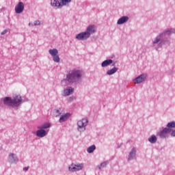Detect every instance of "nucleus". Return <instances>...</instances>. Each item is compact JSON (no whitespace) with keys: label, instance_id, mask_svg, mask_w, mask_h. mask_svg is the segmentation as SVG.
<instances>
[{"label":"nucleus","instance_id":"obj_1","mask_svg":"<svg viewBox=\"0 0 175 175\" xmlns=\"http://www.w3.org/2000/svg\"><path fill=\"white\" fill-rule=\"evenodd\" d=\"M23 103V98L20 94L10 96H5L0 98V110L3 109L4 106H8L10 109H18Z\"/></svg>","mask_w":175,"mask_h":175},{"label":"nucleus","instance_id":"obj_2","mask_svg":"<svg viewBox=\"0 0 175 175\" xmlns=\"http://www.w3.org/2000/svg\"><path fill=\"white\" fill-rule=\"evenodd\" d=\"M172 33H175V29L168 28L163 32L160 33L152 41V45L158 44L159 47L162 46H170V40L167 36H170Z\"/></svg>","mask_w":175,"mask_h":175},{"label":"nucleus","instance_id":"obj_3","mask_svg":"<svg viewBox=\"0 0 175 175\" xmlns=\"http://www.w3.org/2000/svg\"><path fill=\"white\" fill-rule=\"evenodd\" d=\"M81 77H83V72L81 70L75 68L68 72L66 79H63L62 82L65 83V84L67 85L80 84Z\"/></svg>","mask_w":175,"mask_h":175},{"label":"nucleus","instance_id":"obj_4","mask_svg":"<svg viewBox=\"0 0 175 175\" xmlns=\"http://www.w3.org/2000/svg\"><path fill=\"white\" fill-rule=\"evenodd\" d=\"M96 32V27L95 25H90L85 31H82L76 36L77 40H88L91 37V35Z\"/></svg>","mask_w":175,"mask_h":175},{"label":"nucleus","instance_id":"obj_5","mask_svg":"<svg viewBox=\"0 0 175 175\" xmlns=\"http://www.w3.org/2000/svg\"><path fill=\"white\" fill-rule=\"evenodd\" d=\"M77 131L79 132H84L85 131V126L88 125V119L83 118L77 122Z\"/></svg>","mask_w":175,"mask_h":175},{"label":"nucleus","instance_id":"obj_6","mask_svg":"<svg viewBox=\"0 0 175 175\" xmlns=\"http://www.w3.org/2000/svg\"><path fill=\"white\" fill-rule=\"evenodd\" d=\"M172 129H167V127L163 128L162 131L157 133L160 139H169Z\"/></svg>","mask_w":175,"mask_h":175},{"label":"nucleus","instance_id":"obj_7","mask_svg":"<svg viewBox=\"0 0 175 175\" xmlns=\"http://www.w3.org/2000/svg\"><path fill=\"white\" fill-rule=\"evenodd\" d=\"M83 167H84V164L83 163H72L68 167V170L71 172H80V170H83Z\"/></svg>","mask_w":175,"mask_h":175},{"label":"nucleus","instance_id":"obj_8","mask_svg":"<svg viewBox=\"0 0 175 175\" xmlns=\"http://www.w3.org/2000/svg\"><path fill=\"white\" fill-rule=\"evenodd\" d=\"M51 5L53 9H62V2L61 0H51Z\"/></svg>","mask_w":175,"mask_h":175},{"label":"nucleus","instance_id":"obj_9","mask_svg":"<svg viewBox=\"0 0 175 175\" xmlns=\"http://www.w3.org/2000/svg\"><path fill=\"white\" fill-rule=\"evenodd\" d=\"M147 79V75L146 74H142L141 75L138 76L135 79H133V83L134 84H140L143 83L144 81H146V79Z\"/></svg>","mask_w":175,"mask_h":175},{"label":"nucleus","instance_id":"obj_10","mask_svg":"<svg viewBox=\"0 0 175 175\" xmlns=\"http://www.w3.org/2000/svg\"><path fill=\"white\" fill-rule=\"evenodd\" d=\"M24 12V3L20 1L15 6V12L16 14H20V13H23Z\"/></svg>","mask_w":175,"mask_h":175},{"label":"nucleus","instance_id":"obj_11","mask_svg":"<svg viewBox=\"0 0 175 175\" xmlns=\"http://www.w3.org/2000/svg\"><path fill=\"white\" fill-rule=\"evenodd\" d=\"M8 162L10 163H17L18 162V157L14 153H11L9 154Z\"/></svg>","mask_w":175,"mask_h":175},{"label":"nucleus","instance_id":"obj_12","mask_svg":"<svg viewBox=\"0 0 175 175\" xmlns=\"http://www.w3.org/2000/svg\"><path fill=\"white\" fill-rule=\"evenodd\" d=\"M128 21H129V16H123L118 20L117 24L118 25H122V24H125V23H128Z\"/></svg>","mask_w":175,"mask_h":175},{"label":"nucleus","instance_id":"obj_13","mask_svg":"<svg viewBox=\"0 0 175 175\" xmlns=\"http://www.w3.org/2000/svg\"><path fill=\"white\" fill-rule=\"evenodd\" d=\"M73 92H75V88L69 86L64 89L63 96H69V95L73 94Z\"/></svg>","mask_w":175,"mask_h":175},{"label":"nucleus","instance_id":"obj_14","mask_svg":"<svg viewBox=\"0 0 175 175\" xmlns=\"http://www.w3.org/2000/svg\"><path fill=\"white\" fill-rule=\"evenodd\" d=\"M137 152V150H136V148L133 147L129 152L128 161H132L134 158H136Z\"/></svg>","mask_w":175,"mask_h":175},{"label":"nucleus","instance_id":"obj_15","mask_svg":"<svg viewBox=\"0 0 175 175\" xmlns=\"http://www.w3.org/2000/svg\"><path fill=\"white\" fill-rule=\"evenodd\" d=\"M36 131V136L38 137H44L47 135V133L46 132V130H44L42 129H38Z\"/></svg>","mask_w":175,"mask_h":175},{"label":"nucleus","instance_id":"obj_16","mask_svg":"<svg viewBox=\"0 0 175 175\" xmlns=\"http://www.w3.org/2000/svg\"><path fill=\"white\" fill-rule=\"evenodd\" d=\"M113 64V59H108L105 61H103L101 63V66L102 68H106L107 66H109V65H111Z\"/></svg>","mask_w":175,"mask_h":175},{"label":"nucleus","instance_id":"obj_17","mask_svg":"<svg viewBox=\"0 0 175 175\" xmlns=\"http://www.w3.org/2000/svg\"><path fill=\"white\" fill-rule=\"evenodd\" d=\"M69 117H70V114L69 113L62 115L59 120V122H65V121H66L69 118Z\"/></svg>","mask_w":175,"mask_h":175},{"label":"nucleus","instance_id":"obj_18","mask_svg":"<svg viewBox=\"0 0 175 175\" xmlns=\"http://www.w3.org/2000/svg\"><path fill=\"white\" fill-rule=\"evenodd\" d=\"M118 70V68L113 67L110 70H108L107 71V76H111L112 75H114V73H116V72Z\"/></svg>","mask_w":175,"mask_h":175},{"label":"nucleus","instance_id":"obj_19","mask_svg":"<svg viewBox=\"0 0 175 175\" xmlns=\"http://www.w3.org/2000/svg\"><path fill=\"white\" fill-rule=\"evenodd\" d=\"M148 142L151 143V144H155L157 143V140L158 139L157 138V136L155 135H152L148 139Z\"/></svg>","mask_w":175,"mask_h":175},{"label":"nucleus","instance_id":"obj_20","mask_svg":"<svg viewBox=\"0 0 175 175\" xmlns=\"http://www.w3.org/2000/svg\"><path fill=\"white\" fill-rule=\"evenodd\" d=\"M51 126V124L49 122H45L43 124L38 126V129H47Z\"/></svg>","mask_w":175,"mask_h":175},{"label":"nucleus","instance_id":"obj_21","mask_svg":"<svg viewBox=\"0 0 175 175\" xmlns=\"http://www.w3.org/2000/svg\"><path fill=\"white\" fill-rule=\"evenodd\" d=\"M49 53L51 57H54L58 55V50L57 49H49Z\"/></svg>","mask_w":175,"mask_h":175},{"label":"nucleus","instance_id":"obj_22","mask_svg":"<svg viewBox=\"0 0 175 175\" xmlns=\"http://www.w3.org/2000/svg\"><path fill=\"white\" fill-rule=\"evenodd\" d=\"M95 150H96V146L95 145H92L87 148V151L89 154H92Z\"/></svg>","mask_w":175,"mask_h":175},{"label":"nucleus","instance_id":"obj_23","mask_svg":"<svg viewBox=\"0 0 175 175\" xmlns=\"http://www.w3.org/2000/svg\"><path fill=\"white\" fill-rule=\"evenodd\" d=\"M167 129H172V128H175V122L172 121V122H168L167 124Z\"/></svg>","mask_w":175,"mask_h":175},{"label":"nucleus","instance_id":"obj_24","mask_svg":"<svg viewBox=\"0 0 175 175\" xmlns=\"http://www.w3.org/2000/svg\"><path fill=\"white\" fill-rule=\"evenodd\" d=\"M53 58V61H54V62H59V61H61V58H59V55H56L55 56L52 57Z\"/></svg>","mask_w":175,"mask_h":175},{"label":"nucleus","instance_id":"obj_25","mask_svg":"<svg viewBox=\"0 0 175 175\" xmlns=\"http://www.w3.org/2000/svg\"><path fill=\"white\" fill-rule=\"evenodd\" d=\"M61 1H62V6H66L68 3H70V2H72V0H61Z\"/></svg>","mask_w":175,"mask_h":175},{"label":"nucleus","instance_id":"obj_26","mask_svg":"<svg viewBox=\"0 0 175 175\" xmlns=\"http://www.w3.org/2000/svg\"><path fill=\"white\" fill-rule=\"evenodd\" d=\"M106 166H107V161H104L101 163L100 165L98 166V169L99 170H100L102 167H106Z\"/></svg>","mask_w":175,"mask_h":175},{"label":"nucleus","instance_id":"obj_27","mask_svg":"<svg viewBox=\"0 0 175 175\" xmlns=\"http://www.w3.org/2000/svg\"><path fill=\"white\" fill-rule=\"evenodd\" d=\"M55 117H59V116H61V108H59V109H55Z\"/></svg>","mask_w":175,"mask_h":175},{"label":"nucleus","instance_id":"obj_28","mask_svg":"<svg viewBox=\"0 0 175 175\" xmlns=\"http://www.w3.org/2000/svg\"><path fill=\"white\" fill-rule=\"evenodd\" d=\"M40 25V21H35L33 24H31V27H36Z\"/></svg>","mask_w":175,"mask_h":175},{"label":"nucleus","instance_id":"obj_29","mask_svg":"<svg viewBox=\"0 0 175 175\" xmlns=\"http://www.w3.org/2000/svg\"><path fill=\"white\" fill-rule=\"evenodd\" d=\"M170 135L171 137H175V130H172Z\"/></svg>","mask_w":175,"mask_h":175},{"label":"nucleus","instance_id":"obj_30","mask_svg":"<svg viewBox=\"0 0 175 175\" xmlns=\"http://www.w3.org/2000/svg\"><path fill=\"white\" fill-rule=\"evenodd\" d=\"M8 31H9L8 29H5L4 31H3L1 33V35H5V34L8 33Z\"/></svg>","mask_w":175,"mask_h":175},{"label":"nucleus","instance_id":"obj_31","mask_svg":"<svg viewBox=\"0 0 175 175\" xmlns=\"http://www.w3.org/2000/svg\"><path fill=\"white\" fill-rule=\"evenodd\" d=\"M29 170V167H23V170Z\"/></svg>","mask_w":175,"mask_h":175},{"label":"nucleus","instance_id":"obj_32","mask_svg":"<svg viewBox=\"0 0 175 175\" xmlns=\"http://www.w3.org/2000/svg\"><path fill=\"white\" fill-rule=\"evenodd\" d=\"M23 102H28V98H26L24 100H23V99H22V103H23Z\"/></svg>","mask_w":175,"mask_h":175},{"label":"nucleus","instance_id":"obj_33","mask_svg":"<svg viewBox=\"0 0 175 175\" xmlns=\"http://www.w3.org/2000/svg\"><path fill=\"white\" fill-rule=\"evenodd\" d=\"M116 65V62L112 63V66H114Z\"/></svg>","mask_w":175,"mask_h":175},{"label":"nucleus","instance_id":"obj_34","mask_svg":"<svg viewBox=\"0 0 175 175\" xmlns=\"http://www.w3.org/2000/svg\"><path fill=\"white\" fill-rule=\"evenodd\" d=\"M121 145H122V144L118 146V148H121Z\"/></svg>","mask_w":175,"mask_h":175},{"label":"nucleus","instance_id":"obj_35","mask_svg":"<svg viewBox=\"0 0 175 175\" xmlns=\"http://www.w3.org/2000/svg\"><path fill=\"white\" fill-rule=\"evenodd\" d=\"M29 26L32 25V23H29Z\"/></svg>","mask_w":175,"mask_h":175},{"label":"nucleus","instance_id":"obj_36","mask_svg":"<svg viewBox=\"0 0 175 175\" xmlns=\"http://www.w3.org/2000/svg\"><path fill=\"white\" fill-rule=\"evenodd\" d=\"M70 99H72V97H70Z\"/></svg>","mask_w":175,"mask_h":175}]
</instances>
